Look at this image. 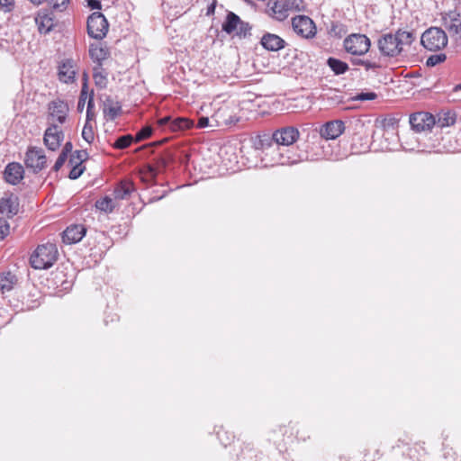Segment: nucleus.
<instances>
[{
	"label": "nucleus",
	"instance_id": "obj_59",
	"mask_svg": "<svg viewBox=\"0 0 461 461\" xmlns=\"http://www.w3.org/2000/svg\"><path fill=\"white\" fill-rule=\"evenodd\" d=\"M351 62L353 65H356V66H364V63H365V59H351Z\"/></svg>",
	"mask_w": 461,
	"mask_h": 461
},
{
	"label": "nucleus",
	"instance_id": "obj_11",
	"mask_svg": "<svg viewBox=\"0 0 461 461\" xmlns=\"http://www.w3.org/2000/svg\"><path fill=\"white\" fill-rule=\"evenodd\" d=\"M262 161L266 162V165H284L285 162H290L288 157H283V146L277 144L272 140L271 144H268L267 150L265 151Z\"/></svg>",
	"mask_w": 461,
	"mask_h": 461
},
{
	"label": "nucleus",
	"instance_id": "obj_51",
	"mask_svg": "<svg viewBox=\"0 0 461 461\" xmlns=\"http://www.w3.org/2000/svg\"><path fill=\"white\" fill-rule=\"evenodd\" d=\"M14 0H0V7L5 11H11L14 8Z\"/></svg>",
	"mask_w": 461,
	"mask_h": 461
},
{
	"label": "nucleus",
	"instance_id": "obj_48",
	"mask_svg": "<svg viewBox=\"0 0 461 461\" xmlns=\"http://www.w3.org/2000/svg\"><path fill=\"white\" fill-rule=\"evenodd\" d=\"M67 159H68V157L65 156V153H60L52 169L55 172H58L62 167V166L64 165V163L66 162Z\"/></svg>",
	"mask_w": 461,
	"mask_h": 461
},
{
	"label": "nucleus",
	"instance_id": "obj_64",
	"mask_svg": "<svg viewBox=\"0 0 461 461\" xmlns=\"http://www.w3.org/2000/svg\"><path fill=\"white\" fill-rule=\"evenodd\" d=\"M214 10V6H212V8L208 9V13Z\"/></svg>",
	"mask_w": 461,
	"mask_h": 461
},
{
	"label": "nucleus",
	"instance_id": "obj_55",
	"mask_svg": "<svg viewBox=\"0 0 461 461\" xmlns=\"http://www.w3.org/2000/svg\"><path fill=\"white\" fill-rule=\"evenodd\" d=\"M87 5L91 9H101V2L99 0H87Z\"/></svg>",
	"mask_w": 461,
	"mask_h": 461
},
{
	"label": "nucleus",
	"instance_id": "obj_52",
	"mask_svg": "<svg viewBox=\"0 0 461 461\" xmlns=\"http://www.w3.org/2000/svg\"><path fill=\"white\" fill-rule=\"evenodd\" d=\"M140 175H141V180L144 182H147V183H149L155 179V177H152V178L150 177V176L148 172L147 166L140 171Z\"/></svg>",
	"mask_w": 461,
	"mask_h": 461
},
{
	"label": "nucleus",
	"instance_id": "obj_14",
	"mask_svg": "<svg viewBox=\"0 0 461 461\" xmlns=\"http://www.w3.org/2000/svg\"><path fill=\"white\" fill-rule=\"evenodd\" d=\"M63 138V131L58 125L53 124L46 129L43 140L49 149L55 151L59 148Z\"/></svg>",
	"mask_w": 461,
	"mask_h": 461
},
{
	"label": "nucleus",
	"instance_id": "obj_8",
	"mask_svg": "<svg viewBox=\"0 0 461 461\" xmlns=\"http://www.w3.org/2000/svg\"><path fill=\"white\" fill-rule=\"evenodd\" d=\"M69 108L66 102L57 99L49 104V125L63 124L68 117Z\"/></svg>",
	"mask_w": 461,
	"mask_h": 461
},
{
	"label": "nucleus",
	"instance_id": "obj_5",
	"mask_svg": "<svg viewBox=\"0 0 461 461\" xmlns=\"http://www.w3.org/2000/svg\"><path fill=\"white\" fill-rule=\"evenodd\" d=\"M377 47L381 54L384 57L394 58L402 52L395 33L382 35L377 41Z\"/></svg>",
	"mask_w": 461,
	"mask_h": 461
},
{
	"label": "nucleus",
	"instance_id": "obj_63",
	"mask_svg": "<svg viewBox=\"0 0 461 461\" xmlns=\"http://www.w3.org/2000/svg\"><path fill=\"white\" fill-rule=\"evenodd\" d=\"M214 10V6H212V8L208 9V13Z\"/></svg>",
	"mask_w": 461,
	"mask_h": 461
},
{
	"label": "nucleus",
	"instance_id": "obj_57",
	"mask_svg": "<svg viewBox=\"0 0 461 461\" xmlns=\"http://www.w3.org/2000/svg\"><path fill=\"white\" fill-rule=\"evenodd\" d=\"M402 147L403 149L409 150V151L414 150L416 149L415 144H408L407 140L402 141Z\"/></svg>",
	"mask_w": 461,
	"mask_h": 461
},
{
	"label": "nucleus",
	"instance_id": "obj_47",
	"mask_svg": "<svg viewBox=\"0 0 461 461\" xmlns=\"http://www.w3.org/2000/svg\"><path fill=\"white\" fill-rule=\"evenodd\" d=\"M291 11H303L304 9L303 0H289Z\"/></svg>",
	"mask_w": 461,
	"mask_h": 461
},
{
	"label": "nucleus",
	"instance_id": "obj_28",
	"mask_svg": "<svg viewBox=\"0 0 461 461\" xmlns=\"http://www.w3.org/2000/svg\"><path fill=\"white\" fill-rule=\"evenodd\" d=\"M240 18L233 12H228L226 19L221 25V29L227 34H232L236 29H238L239 23H240Z\"/></svg>",
	"mask_w": 461,
	"mask_h": 461
},
{
	"label": "nucleus",
	"instance_id": "obj_15",
	"mask_svg": "<svg viewBox=\"0 0 461 461\" xmlns=\"http://www.w3.org/2000/svg\"><path fill=\"white\" fill-rule=\"evenodd\" d=\"M24 177V169L20 163H9L4 171V179L10 185H18Z\"/></svg>",
	"mask_w": 461,
	"mask_h": 461
},
{
	"label": "nucleus",
	"instance_id": "obj_13",
	"mask_svg": "<svg viewBox=\"0 0 461 461\" xmlns=\"http://www.w3.org/2000/svg\"><path fill=\"white\" fill-rule=\"evenodd\" d=\"M298 138L299 131L293 126L281 128L276 131L272 136V140L275 142L285 147L292 146Z\"/></svg>",
	"mask_w": 461,
	"mask_h": 461
},
{
	"label": "nucleus",
	"instance_id": "obj_42",
	"mask_svg": "<svg viewBox=\"0 0 461 461\" xmlns=\"http://www.w3.org/2000/svg\"><path fill=\"white\" fill-rule=\"evenodd\" d=\"M86 167L83 165H74L72 166V168L69 172V178L70 179H77L78 178L83 172L85 171Z\"/></svg>",
	"mask_w": 461,
	"mask_h": 461
},
{
	"label": "nucleus",
	"instance_id": "obj_33",
	"mask_svg": "<svg viewBox=\"0 0 461 461\" xmlns=\"http://www.w3.org/2000/svg\"><path fill=\"white\" fill-rule=\"evenodd\" d=\"M95 207L102 212H112L115 208V203L109 196H105L95 202Z\"/></svg>",
	"mask_w": 461,
	"mask_h": 461
},
{
	"label": "nucleus",
	"instance_id": "obj_43",
	"mask_svg": "<svg viewBox=\"0 0 461 461\" xmlns=\"http://www.w3.org/2000/svg\"><path fill=\"white\" fill-rule=\"evenodd\" d=\"M377 97V95L374 92H362L357 94L354 99L357 101H369L374 100Z\"/></svg>",
	"mask_w": 461,
	"mask_h": 461
},
{
	"label": "nucleus",
	"instance_id": "obj_18",
	"mask_svg": "<svg viewBox=\"0 0 461 461\" xmlns=\"http://www.w3.org/2000/svg\"><path fill=\"white\" fill-rule=\"evenodd\" d=\"M19 200L13 194L0 199V213L12 218L18 213Z\"/></svg>",
	"mask_w": 461,
	"mask_h": 461
},
{
	"label": "nucleus",
	"instance_id": "obj_54",
	"mask_svg": "<svg viewBox=\"0 0 461 461\" xmlns=\"http://www.w3.org/2000/svg\"><path fill=\"white\" fill-rule=\"evenodd\" d=\"M209 125V119L207 117H200L197 122V128L203 129Z\"/></svg>",
	"mask_w": 461,
	"mask_h": 461
},
{
	"label": "nucleus",
	"instance_id": "obj_29",
	"mask_svg": "<svg viewBox=\"0 0 461 461\" xmlns=\"http://www.w3.org/2000/svg\"><path fill=\"white\" fill-rule=\"evenodd\" d=\"M108 73L105 71V69L103 68V66L95 65L93 68V78L95 81V85L100 88L104 89L107 86L108 79H107Z\"/></svg>",
	"mask_w": 461,
	"mask_h": 461
},
{
	"label": "nucleus",
	"instance_id": "obj_49",
	"mask_svg": "<svg viewBox=\"0 0 461 461\" xmlns=\"http://www.w3.org/2000/svg\"><path fill=\"white\" fill-rule=\"evenodd\" d=\"M75 158L78 160V163H82L88 158V153L86 150H76L73 152Z\"/></svg>",
	"mask_w": 461,
	"mask_h": 461
},
{
	"label": "nucleus",
	"instance_id": "obj_20",
	"mask_svg": "<svg viewBox=\"0 0 461 461\" xmlns=\"http://www.w3.org/2000/svg\"><path fill=\"white\" fill-rule=\"evenodd\" d=\"M59 79L66 84H70L75 81L76 69L75 64L72 59H65L59 65L58 72Z\"/></svg>",
	"mask_w": 461,
	"mask_h": 461
},
{
	"label": "nucleus",
	"instance_id": "obj_3",
	"mask_svg": "<svg viewBox=\"0 0 461 461\" xmlns=\"http://www.w3.org/2000/svg\"><path fill=\"white\" fill-rule=\"evenodd\" d=\"M345 50L354 56H363L371 47L370 39L365 34L352 33L343 41Z\"/></svg>",
	"mask_w": 461,
	"mask_h": 461
},
{
	"label": "nucleus",
	"instance_id": "obj_30",
	"mask_svg": "<svg viewBox=\"0 0 461 461\" xmlns=\"http://www.w3.org/2000/svg\"><path fill=\"white\" fill-rule=\"evenodd\" d=\"M293 147H285L283 146V157H288L290 162H285L284 165H294L299 163L301 161L308 159L307 156H303L302 154L297 153L294 150Z\"/></svg>",
	"mask_w": 461,
	"mask_h": 461
},
{
	"label": "nucleus",
	"instance_id": "obj_58",
	"mask_svg": "<svg viewBox=\"0 0 461 461\" xmlns=\"http://www.w3.org/2000/svg\"><path fill=\"white\" fill-rule=\"evenodd\" d=\"M80 95H90V94H88V86H87L86 80H85V82L82 85Z\"/></svg>",
	"mask_w": 461,
	"mask_h": 461
},
{
	"label": "nucleus",
	"instance_id": "obj_7",
	"mask_svg": "<svg viewBox=\"0 0 461 461\" xmlns=\"http://www.w3.org/2000/svg\"><path fill=\"white\" fill-rule=\"evenodd\" d=\"M443 25L447 34L457 44L461 45V14L449 12L443 16Z\"/></svg>",
	"mask_w": 461,
	"mask_h": 461
},
{
	"label": "nucleus",
	"instance_id": "obj_39",
	"mask_svg": "<svg viewBox=\"0 0 461 461\" xmlns=\"http://www.w3.org/2000/svg\"><path fill=\"white\" fill-rule=\"evenodd\" d=\"M95 107L94 104V91L92 90L90 93V96L88 99L87 108H86V122L89 123L90 121L94 120L95 117V113L93 111Z\"/></svg>",
	"mask_w": 461,
	"mask_h": 461
},
{
	"label": "nucleus",
	"instance_id": "obj_31",
	"mask_svg": "<svg viewBox=\"0 0 461 461\" xmlns=\"http://www.w3.org/2000/svg\"><path fill=\"white\" fill-rule=\"evenodd\" d=\"M327 65L334 72L335 75H342L348 70V65L336 58H329Z\"/></svg>",
	"mask_w": 461,
	"mask_h": 461
},
{
	"label": "nucleus",
	"instance_id": "obj_9",
	"mask_svg": "<svg viewBox=\"0 0 461 461\" xmlns=\"http://www.w3.org/2000/svg\"><path fill=\"white\" fill-rule=\"evenodd\" d=\"M158 127L163 131H169L172 132L181 131L192 127L193 122L185 117L172 118L171 116H164L157 122Z\"/></svg>",
	"mask_w": 461,
	"mask_h": 461
},
{
	"label": "nucleus",
	"instance_id": "obj_6",
	"mask_svg": "<svg viewBox=\"0 0 461 461\" xmlns=\"http://www.w3.org/2000/svg\"><path fill=\"white\" fill-rule=\"evenodd\" d=\"M292 27L294 32L304 39H312L316 35L314 22L306 15H297L292 19Z\"/></svg>",
	"mask_w": 461,
	"mask_h": 461
},
{
	"label": "nucleus",
	"instance_id": "obj_19",
	"mask_svg": "<svg viewBox=\"0 0 461 461\" xmlns=\"http://www.w3.org/2000/svg\"><path fill=\"white\" fill-rule=\"evenodd\" d=\"M260 44L265 50L268 51H278L284 49L286 45L284 39L275 33L270 32H266L262 36Z\"/></svg>",
	"mask_w": 461,
	"mask_h": 461
},
{
	"label": "nucleus",
	"instance_id": "obj_4",
	"mask_svg": "<svg viewBox=\"0 0 461 461\" xmlns=\"http://www.w3.org/2000/svg\"><path fill=\"white\" fill-rule=\"evenodd\" d=\"M108 22L99 12L93 13L87 19V33L90 37L102 40L108 32Z\"/></svg>",
	"mask_w": 461,
	"mask_h": 461
},
{
	"label": "nucleus",
	"instance_id": "obj_46",
	"mask_svg": "<svg viewBox=\"0 0 461 461\" xmlns=\"http://www.w3.org/2000/svg\"><path fill=\"white\" fill-rule=\"evenodd\" d=\"M53 9L58 11H63L67 8L68 0H50Z\"/></svg>",
	"mask_w": 461,
	"mask_h": 461
},
{
	"label": "nucleus",
	"instance_id": "obj_38",
	"mask_svg": "<svg viewBox=\"0 0 461 461\" xmlns=\"http://www.w3.org/2000/svg\"><path fill=\"white\" fill-rule=\"evenodd\" d=\"M447 59V56L445 53H437L434 55L429 56L426 60V66L427 67H435L442 62H444Z\"/></svg>",
	"mask_w": 461,
	"mask_h": 461
},
{
	"label": "nucleus",
	"instance_id": "obj_50",
	"mask_svg": "<svg viewBox=\"0 0 461 461\" xmlns=\"http://www.w3.org/2000/svg\"><path fill=\"white\" fill-rule=\"evenodd\" d=\"M89 95H79V99H78V103H77V112L79 113H82L84 108H85V104L87 102L88 103V99H89Z\"/></svg>",
	"mask_w": 461,
	"mask_h": 461
},
{
	"label": "nucleus",
	"instance_id": "obj_53",
	"mask_svg": "<svg viewBox=\"0 0 461 461\" xmlns=\"http://www.w3.org/2000/svg\"><path fill=\"white\" fill-rule=\"evenodd\" d=\"M72 149H73L72 143L70 141H68L64 145V147H63V149H62L60 153H65V156L68 157V154H72Z\"/></svg>",
	"mask_w": 461,
	"mask_h": 461
},
{
	"label": "nucleus",
	"instance_id": "obj_16",
	"mask_svg": "<svg viewBox=\"0 0 461 461\" xmlns=\"http://www.w3.org/2000/svg\"><path fill=\"white\" fill-rule=\"evenodd\" d=\"M345 130L342 121L336 120L326 122L320 131V134L326 140H335L339 137Z\"/></svg>",
	"mask_w": 461,
	"mask_h": 461
},
{
	"label": "nucleus",
	"instance_id": "obj_44",
	"mask_svg": "<svg viewBox=\"0 0 461 461\" xmlns=\"http://www.w3.org/2000/svg\"><path fill=\"white\" fill-rule=\"evenodd\" d=\"M365 69L366 71L368 70H375L380 68L382 66L379 61L376 60H371V59H365L364 66Z\"/></svg>",
	"mask_w": 461,
	"mask_h": 461
},
{
	"label": "nucleus",
	"instance_id": "obj_2",
	"mask_svg": "<svg viewBox=\"0 0 461 461\" xmlns=\"http://www.w3.org/2000/svg\"><path fill=\"white\" fill-rule=\"evenodd\" d=\"M422 46L429 51H438L447 44V34L438 27L427 29L420 37Z\"/></svg>",
	"mask_w": 461,
	"mask_h": 461
},
{
	"label": "nucleus",
	"instance_id": "obj_26",
	"mask_svg": "<svg viewBox=\"0 0 461 461\" xmlns=\"http://www.w3.org/2000/svg\"><path fill=\"white\" fill-rule=\"evenodd\" d=\"M134 191L132 182L129 180L122 181L113 190V195L116 200L128 199Z\"/></svg>",
	"mask_w": 461,
	"mask_h": 461
},
{
	"label": "nucleus",
	"instance_id": "obj_23",
	"mask_svg": "<svg viewBox=\"0 0 461 461\" xmlns=\"http://www.w3.org/2000/svg\"><path fill=\"white\" fill-rule=\"evenodd\" d=\"M173 160V157L170 154L165 156H159L154 158V164L147 165L148 172L150 177H156L158 174L161 173L166 169L168 163Z\"/></svg>",
	"mask_w": 461,
	"mask_h": 461
},
{
	"label": "nucleus",
	"instance_id": "obj_56",
	"mask_svg": "<svg viewBox=\"0 0 461 461\" xmlns=\"http://www.w3.org/2000/svg\"><path fill=\"white\" fill-rule=\"evenodd\" d=\"M439 122L442 127L448 126L455 122V118L452 116H447V117L444 118V122H441V119H439Z\"/></svg>",
	"mask_w": 461,
	"mask_h": 461
},
{
	"label": "nucleus",
	"instance_id": "obj_21",
	"mask_svg": "<svg viewBox=\"0 0 461 461\" xmlns=\"http://www.w3.org/2000/svg\"><path fill=\"white\" fill-rule=\"evenodd\" d=\"M103 113L106 120L113 121L122 113V105L107 96L104 101Z\"/></svg>",
	"mask_w": 461,
	"mask_h": 461
},
{
	"label": "nucleus",
	"instance_id": "obj_36",
	"mask_svg": "<svg viewBox=\"0 0 461 461\" xmlns=\"http://www.w3.org/2000/svg\"><path fill=\"white\" fill-rule=\"evenodd\" d=\"M251 29L252 27L249 23L240 20V23H239L238 29H236L232 34L240 39L247 38L248 36L251 35Z\"/></svg>",
	"mask_w": 461,
	"mask_h": 461
},
{
	"label": "nucleus",
	"instance_id": "obj_22",
	"mask_svg": "<svg viewBox=\"0 0 461 461\" xmlns=\"http://www.w3.org/2000/svg\"><path fill=\"white\" fill-rule=\"evenodd\" d=\"M35 23L38 26V30L41 33H48L54 27V20L50 14L46 10H41L38 13L35 17Z\"/></svg>",
	"mask_w": 461,
	"mask_h": 461
},
{
	"label": "nucleus",
	"instance_id": "obj_40",
	"mask_svg": "<svg viewBox=\"0 0 461 461\" xmlns=\"http://www.w3.org/2000/svg\"><path fill=\"white\" fill-rule=\"evenodd\" d=\"M151 134H152V128L150 126H145L136 133L134 140H135V141L138 142V141L148 139L149 137L151 136Z\"/></svg>",
	"mask_w": 461,
	"mask_h": 461
},
{
	"label": "nucleus",
	"instance_id": "obj_27",
	"mask_svg": "<svg viewBox=\"0 0 461 461\" xmlns=\"http://www.w3.org/2000/svg\"><path fill=\"white\" fill-rule=\"evenodd\" d=\"M17 283V277L11 271L0 273V292L2 294L11 291Z\"/></svg>",
	"mask_w": 461,
	"mask_h": 461
},
{
	"label": "nucleus",
	"instance_id": "obj_32",
	"mask_svg": "<svg viewBox=\"0 0 461 461\" xmlns=\"http://www.w3.org/2000/svg\"><path fill=\"white\" fill-rule=\"evenodd\" d=\"M395 34L398 38L400 47H402V50H403L404 46H410L415 39L412 32L398 30Z\"/></svg>",
	"mask_w": 461,
	"mask_h": 461
},
{
	"label": "nucleus",
	"instance_id": "obj_1",
	"mask_svg": "<svg viewBox=\"0 0 461 461\" xmlns=\"http://www.w3.org/2000/svg\"><path fill=\"white\" fill-rule=\"evenodd\" d=\"M58 256L59 252L55 244H41L32 254L30 263L35 269H48L57 261Z\"/></svg>",
	"mask_w": 461,
	"mask_h": 461
},
{
	"label": "nucleus",
	"instance_id": "obj_34",
	"mask_svg": "<svg viewBox=\"0 0 461 461\" xmlns=\"http://www.w3.org/2000/svg\"><path fill=\"white\" fill-rule=\"evenodd\" d=\"M272 139H270L268 136H257L252 140L253 148L256 150H261L262 154L264 155L265 151L267 150V147L268 144H271Z\"/></svg>",
	"mask_w": 461,
	"mask_h": 461
},
{
	"label": "nucleus",
	"instance_id": "obj_45",
	"mask_svg": "<svg viewBox=\"0 0 461 461\" xmlns=\"http://www.w3.org/2000/svg\"><path fill=\"white\" fill-rule=\"evenodd\" d=\"M8 233H9L8 222L5 219L0 218V240H4L5 237H6Z\"/></svg>",
	"mask_w": 461,
	"mask_h": 461
},
{
	"label": "nucleus",
	"instance_id": "obj_60",
	"mask_svg": "<svg viewBox=\"0 0 461 461\" xmlns=\"http://www.w3.org/2000/svg\"><path fill=\"white\" fill-rule=\"evenodd\" d=\"M68 163H69L71 166H74V165H82V163H78V160H77V158H75V155H74L73 153L70 155V158H69Z\"/></svg>",
	"mask_w": 461,
	"mask_h": 461
},
{
	"label": "nucleus",
	"instance_id": "obj_37",
	"mask_svg": "<svg viewBox=\"0 0 461 461\" xmlns=\"http://www.w3.org/2000/svg\"><path fill=\"white\" fill-rule=\"evenodd\" d=\"M135 140L134 137L131 134H126L120 136L115 142L113 144V147L117 149H123L128 148L132 141Z\"/></svg>",
	"mask_w": 461,
	"mask_h": 461
},
{
	"label": "nucleus",
	"instance_id": "obj_62",
	"mask_svg": "<svg viewBox=\"0 0 461 461\" xmlns=\"http://www.w3.org/2000/svg\"><path fill=\"white\" fill-rule=\"evenodd\" d=\"M214 10V6H212V8L208 9V13Z\"/></svg>",
	"mask_w": 461,
	"mask_h": 461
},
{
	"label": "nucleus",
	"instance_id": "obj_12",
	"mask_svg": "<svg viewBox=\"0 0 461 461\" xmlns=\"http://www.w3.org/2000/svg\"><path fill=\"white\" fill-rule=\"evenodd\" d=\"M434 116L427 112H419L410 116V124L416 132L430 130L435 125Z\"/></svg>",
	"mask_w": 461,
	"mask_h": 461
},
{
	"label": "nucleus",
	"instance_id": "obj_25",
	"mask_svg": "<svg viewBox=\"0 0 461 461\" xmlns=\"http://www.w3.org/2000/svg\"><path fill=\"white\" fill-rule=\"evenodd\" d=\"M89 54L91 59L96 65L103 66V61L105 60L110 52L106 47L102 46V44H91L89 49Z\"/></svg>",
	"mask_w": 461,
	"mask_h": 461
},
{
	"label": "nucleus",
	"instance_id": "obj_10",
	"mask_svg": "<svg viewBox=\"0 0 461 461\" xmlns=\"http://www.w3.org/2000/svg\"><path fill=\"white\" fill-rule=\"evenodd\" d=\"M24 162L27 167L38 172L45 167L47 158L41 148L32 147L26 152Z\"/></svg>",
	"mask_w": 461,
	"mask_h": 461
},
{
	"label": "nucleus",
	"instance_id": "obj_17",
	"mask_svg": "<svg viewBox=\"0 0 461 461\" xmlns=\"http://www.w3.org/2000/svg\"><path fill=\"white\" fill-rule=\"evenodd\" d=\"M86 232V229L82 224L70 225L63 231V242L67 244L77 243L83 239Z\"/></svg>",
	"mask_w": 461,
	"mask_h": 461
},
{
	"label": "nucleus",
	"instance_id": "obj_61",
	"mask_svg": "<svg viewBox=\"0 0 461 461\" xmlns=\"http://www.w3.org/2000/svg\"><path fill=\"white\" fill-rule=\"evenodd\" d=\"M29 1L35 5H40L43 4L44 2H46L47 0H29Z\"/></svg>",
	"mask_w": 461,
	"mask_h": 461
},
{
	"label": "nucleus",
	"instance_id": "obj_35",
	"mask_svg": "<svg viewBox=\"0 0 461 461\" xmlns=\"http://www.w3.org/2000/svg\"><path fill=\"white\" fill-rule=\"evenodd\" d=\"M444 142L443 147L447 152H456L460 149V145L456 143V137L452 135H446L442 138Z\"/></svg>",
	"mask_w": 461,
	"mask_h": 461
},
{
	"label": "nucleus",
	"instance_id": "obj_24",
	"mask_svg": "<svg viewBox=\"0 0 461 461\" xmlns=\"http://www.w3.org/2000/svg\"><path fill=\"white\" fill-rule=\"evenodd\" d=\"M272 15L278 21H284L291 11L289 0H276L270 8Z\"/></svg>",
	"mask_w": 461,
	"mask_h": 461
},
{
	"label": "nucleus",
	"instance_id": "obj_41",
	"mask_svg": "<svg viewBox=\"0 0 461 461\" xmlns=\"http://www.w3.org/2000/svg\"><path fill=\"white\" fill-rule=\"evenodd\" d=\"M82 137L88 143L93 142V140L95 139L93 128L88 122H86V124L83 128Z\"/></svg>",
	"mask_w": 461,
	"mask_h": 461
}]
</instances>
